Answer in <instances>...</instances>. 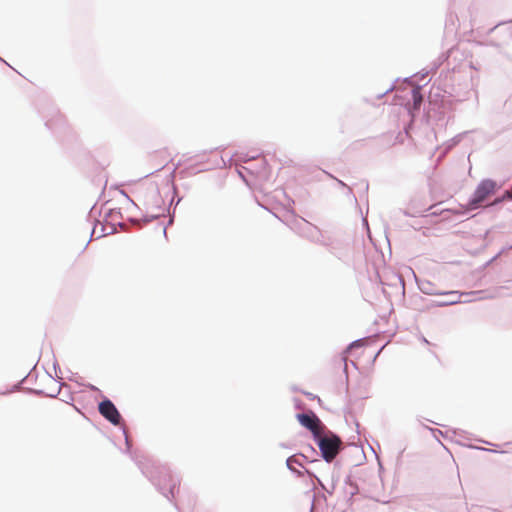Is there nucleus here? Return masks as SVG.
I'll list each match as a JSON object with an SVG mask.
<instances>
[{"instance_id":"f257e3e1","label":"nucleus","mask_w":512,"mask_h":512,"mask_svg":"<svg viewBox=\"0 0 512 512\" xmlns=\"http://www.w3.org/2000/svg\"><path fill=\"white\" fill-rule=\"evenodd\" d=\"M323 459L332 462L341 450L342 440L339 436L328 431L315 438Z\"/></svg>"},{"instance_id":"f03ea898","label":"nucleus","mask_w":512,"mask_h":512,"mask_svg":"<svg viewBox=\"0 0 512 512\" xmlns=\"http://www.w3.org/2000/svg\"><path fill=\"white\" fill-rule=\"evenodd\" d=\"M497 183L491 179H485L477 186L472 199L467 205L468 210L479 208L497 190Z\"/></svg>"},{"instance_id":"7ed1b4c3","label":"nucleus","mask_w":512,"mask_h":512,"mask_svg":"<svg viewBox=\"0 0 512 512\" xmlns=\"http://www.w3.org/2000/svg\"><path fill=\"white\" fill-rule=\"evenodd\" d=\"M297 420L299 423L310 430L314 438L319 437L325 431V426L317 415L313 412L297 414Z\"/></svg>"},{"instance_id":"20e7f679","label":"nucleus","mask_w":512,"mask_h":512,"mask_svg":"<svg viewBox=\"0 0 512 512\" xmlns=\"http://www.w3.org/2000/svg\"><path fill=\"white\" fill-rule=\"evenodd\" d=\"M99 412L112 424H119L121 416L115 405L110 400H104L99 404Z\"/></svg>"},{"instance_id":"39448f33","label":"nucleus","mask_w":512,"mask_h":512,"mask_svg":"<svg viewBox=\"0 0 512 512\" xmlns=\"http://www.w3.org/2000/svg\"><path fill=\"white\" fill-rule=\"evenodd\" d=\"M412 98L415 108H417L422 102V96L418 89H414L412 92Z\"/></svg>"},{"instance_id":"423d86ee","label":"nucleus","mask_w":512,"mask_h":512,"mask_svg":"<svg viewBox=\"0 0 512 512\" xmlns=\"http://www.w3.org/2000/svg\"><path fill=\"white\" fill-rule=\"evenodd\" d=\"M506 198L507 199H512V191H506L502 198L496 199L493 203H491V205L498 204V203L502 202Z\"/></svg>"},{"instance_id":"0eeeda50","label":"nucleus","mask_w":512,"mask_h":512,"mask_svg":"<svg viewBox=\"0 0 512 512\" xmlns=\"http://www.w3.org/2000/svg\"><path fill=\"white\" fill-rule=\"evenodd\" d=\"M118 214H119L118 212H112V213L110 214V219H111V222H110V223H111V225H112V226H115V225H116L115 221H116V219H117V217H118Z\"/></svg>"},{"instance_id":"6e6552de","label":"nucleus","mask_w":512,"mask_h":512,"mask_svg":"<svg viewBox=\"0 0 512 512\" xmlns=\"http://www.w3.org/2000/svg\"><path fill=\"white\" fill-rule=\"evenodd\" d=\"M118 225H119V226L124 230V227H125V225H124V224H122V223H120V222H119V223H118Z\"/></svg>"},{"instance_id":"1a4fd4ad","label":"nucleus","mask_w":512,"mask_h":512,"mask_svg":"<svg viewBox=\"0 0 512 512\" xmlns=\"http://www.w3.org/2000/svg\"><path fill=\"white\" fill-rule=\"evenodd\" d=\"M125 440L128 443V435L125 433Z\"/></svg>"}]
</instances>
